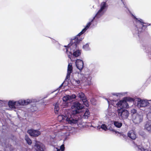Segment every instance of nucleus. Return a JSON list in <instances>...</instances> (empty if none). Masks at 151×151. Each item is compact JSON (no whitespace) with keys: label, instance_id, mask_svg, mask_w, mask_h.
Wrapping results in <instances>:
<instances>
[{"label":"nucleus","instance_id":"5701e85b","mask_svg":"<svg viewBox=\"0 0 151 151\" xmlns=\"http://www.w3.org/2000/svg\"><path fill=\"white\" fill-rule=\"evenodd\" d=\"M90 115V112L88 110L86 109L82 117L83 119H87Z\"/></svg>","mask_w":151,"mask_h":151},{"label":"nucleus","instance_id":"a211bd4d","mask_svg":"<svg viewBox=\"0 0 151 151\" xmlns=\"http://www.w3.org/2000/svg\"><path fill=\"white\" fill-rule=\"evenodd\" d=\"M128 136L132 139H135L136 138V132L133 130H131L128 132Z\"/></svg>","mask_w":151,"mask_h":151},{"label":"nucleus","instance_id":"4be33fe9","mask_svg":"<svg viewBox=\"0 0 151 151\" xmlns=\"http://www.w3.org/2000/svg\"><path fill=\"white\" fill-rule=\"evenodd\" d=\"M145 128L149 132L151 131V123L147 122L145 126Z\"/></svg>","mask_w":151,"mask_h":151},{"label":"nucleus","instance_id":"79ce46f5","mask_svg":"<svg viewBox=\"0 0 151 151\" xmlns=\"http://www.w3.org/2000/svg\"><path fill=\"white\" fill-rule=\"evenodd\" d=\"M149 57L151 58V52L150 53V54L149 55Z\"/></svg>","mask_w":151,"mask_h":151},{"label":"nucleus","instance_id":"473e14b6","mask_svg":"<svg viewBox=\"0 0 151 151\" xmlns=\"http://www.w3.org/2000/svg\"><path fill=\"white\" fill-rule=\"evenodd\" d=\"M137 110L134 109H133L131 110V113L132 114V116L133 115H136Z\"/></svg>","mask_w":151,"mask_h":151},{"label":"nucleus","instance_id":"37998d69","mask_svg":"<svg viewBox=\"0 0 151 151\" xmlns=\"http://www.w3.org/2000/svg\"><path fill=\"white\" fill-rule=\"evenodd\" d=\"M63 84H62L60 86V88L61 87H62V86H63Z\"/></svg>","mask_w":151,"mask_h":151},{"label":"nucleus","instance_id":"7c9ffc66","mask_svg":"<svg viewBox=\"0 0 151 151\" xmlns=\"http://www.w3.org/2000/svg\"><path fill=\"white\" fill-rule=\"evenodd\" d=\"M14 105L15 109L18 108L19 106H20L18 101H14Z\"/></svg>","mask_w":151,"mask_h":151},{"label":"nucleus","instance_id":"c756f323","mask_svg":"<svg viewBox=\"0 0 151 151\" xmlns=\"http://www.w3.org/2000/svg\"><path fill=\"white\" fill-rule=\"evenodd\" d=\"M83 48L86 50H90L89 45L88 44H86L83 47Z\"/></svg>","mask_w":151,"mask_h":151},{"label":"nucleus","instance_id":"c03bdc74","mask_svg":"<svg viewBox=\"0 0 151 151\" xmlns=\"http://www.w3.org/2000/svg\"><path fill=\"white\" fill-rule=\"evenodd\" d=\"M122 1L123 2V3L124 4V5H125L124 2L123 1V0H122Z\"/></svg>","mask_w":151,"mask_h":151},{"label":"nucleus","instance_id":"bb28decb","mask_svg":"<svg viewBox=\"0 0 151 151\" xmlns=\"http://www.w3.org/2000/svg\"><path fill=\"white\" fill-rule=\"evenodd\" d=\"M100 6L101 8L100 9H105L107 8L108 6L106 2H103L101 3Z\"/></svg>","mask_w":151,"mask_h":151},{"label":"nucleus","instance_id":"58836bf2","mask_svg":"<svg viewBox=\"0 0 151 151\" xmlns=\"http://www.w3.org/2000/svg\"><path fill=\"white\" fill-rule=\"evenodd\" d=\"M74 82L75 83L77 84H79L80 83V81L79 80H74Z\"/></svg>","mask_w":151,"mask_h":151},{"label":"nucleus","instance_id":"9b49d317","mask_svg":"<svg viewBox=\"0 0 151 151\" xmlns=\"http://www.w3.org/2000/svg\"><path fill=\"white\" fill-rule=\"evenodd\" d=\"M79 76L81 75L82 76V79L83 80V82H86L87 83V85H90L91 84V81L92 78L90 75H85L84 76L82 75L81 74H78Z\"/></svg>","mask_w":151,"mask_h":151},{"label":"nucleus","instance_id":"dca6fc26","mask_svg":"<svg viewBox=\"0 0 151 151\" xmlns=\"http://www.w3.org/2000/svg\"><path fill=\"white\" fill-rule=\"evenodd\" d=\"M93 22H91V21L88 22L86 25L85 26V28L83 29L82 31L79 33L78 35L76 36L77 38L78 39V37L80 36L81 35L84 33L90 27L92 23Z\"/></svg>","mask_w":151,"mask_h":151},{"label":"nucleus","instance_id":"7ed1b4c3","mask_svg":"<svg viewBox=\"0 0 151 151\" xmlns=\"http://www.w3.org/2000/svg\"><path fill=\"white\" fill-rule=\"evenodd\" d=\"M74 40L75 42H74V43L73 44L71 45L68 44V47L66 49V52L68 55V57L70 58L71 60V58L72 57V52H73V55L75 57H78L81 54V50H75L77 47V44H78L79 42L81 40L76 38Z\"/></svg>","mask_w":151,"mask_h":151},{"label":"nucleus","instance_id":"a878e982","mask_svg":"<svg viewBox=\"0 0 151 151\" xmlns=\"http://www.w3.org/2000/svg\"><path fill=\"white\" fill-rule=\"evenodd\" d=\"M9 107L12 109H15L14 101H10L8 103Z\"/></svg>","mask_w":151,"mask_h":151},{"label":"nucleus","instance_id":"39448f33","mask_svg":"<svg viewBox=\"0 0 151 151\" xmlns=\"http://www.w3.org/2000/svg\"><path fill=\"white\" fill-rule=\"evenodd\" d=\"M109 99L111 102V104L114 106L116 105L118 107H120V109H122L123 108H128L129 107V103L124 100V98L117 102H116V101L112 100L111 98H109Z\"/></svg>","mask_w":151,"mask_h":151},{"label":"nucleus","instance_id":"4c0bfd02","mask_svg":"<svg viewBox=\"0 0 151 151\" xmlns=\"http://www.w3.org/2000/svg\"><path fill=\"white\" fill-rule=\"evenodd\" d=\"M54 106H55L54 109L59 108V106H58V102H57L55 104H54Z\"/></svg>","mask_w":151,"mask_h":151},{"label":"nucleus","instance_id":"6ab92c4d","mask_svg":"<svg viewBox=\"0 0 151 151\" xmlns=\"http://www.w3.org/2000/svg\"><path fill=\"white\" fill-rule=\"evenodd\" d=\"M73 71V67L72 65L69 63L68 65L67 73V79L69 78L70 76L71 73Z\"/></svg>","mask_w":151,"mask_h":151},{"label":"nucleus","instance_id":"2eb2a0df","mask_svg":"<svg viewBox=\"0 0 151 151\" xmlns=\"http://www.w3.org/2000/svg\"><path fill=\"white\" fill-rule=\"evenodd\" d=\"M76 65L77 68L80 70H81L83 67V61L80 59H77L76 62Z\"/></svg>","mask_w":151,"mask_h":151},{"label":"nucleus","instance_id":"6e6552de","mask_svg":"<svg viewBox=\"0 0 151 151\" xmlns=\"http://www.w3.org/2000/svg\"><path fill=\"white\" fill-rule=\"evenodd\" d=\"M135 102L136 105L139 108L145 107L150 104L148 101L146 100H142L139 98L137 99Z\"/></svg>","mask_w":151,"mask_h":151},{"label":"nucleus","instance_id":"aec40b11","mask_svg":"<svg viewBox=\"0 0 151 151\" xmlns=\"http://www.w3.org/2000/svg\"><path fill=\"white\" fill-rule=\"evenodd\" d=\"M127 93V92L115 93H112V94L113 96H117L119 98L125 96Z\"/></svg>","mask_w":151,"mask_h":151},{"label":"nucleus","instance_id":"ddd939ff","mask_svg":"<svg viewBox=\"0 0 151 151\" xmlns=\"http://www.w3.org/2000/svg\"><path fill=\"white\" fill-rule=\"evenodd\" d=\"M104 10H99L95 16L91 19V22L98 21V19L104 13Z\"/></svg>","mask_w":151,"mask_h":151},{"label":"nucleus","instance_id":"2f4dec72","mask_svg":"<svg viewBox=\"0 0 151 151\" xmlns=\"http://www.w3.org/2000/svg\"><path fill=\"white\" fill-rule=\"evenodd\" d=\"M144 46L146 48L145 49H147L148 50H151V45H145Z\"/></svg>","mask_w":151,"mask_h":151},{"label":"nucleus","instance_id":"c9c22d12","mask_svg":"<svg viewBox=\"0 0 151 151\" xmlns=\"http://www.w3.org/2000/svg\"><path fill=\"white\" fill-rule=\"evenodd\" d=\"M59 108L54 109V111H55V113L56 114H58V113H59Z\"/></svg>","mask_w":151,"mask_h":151},{"label":"nucleus","instance_id":"09e8293b","mask_svg":"<svg viewBox=\"0 0 151 151\" xmlns=\"http://www.w3.org/2000/svg\"><path fill=\"white\" fill-rule=\"evenodd\" d=\"M64 47H66V46H64Z\"/></svg>","mask_w":151,"mask_h":151},{"label":"nucleus","instance_id":"f704fd0d","mask_svg":"<svg viewBox=\"0 0 151 151\" xmlns=\"http://www.w3.org/2000/svg\"><path fill=\"white\" fill-rule=\"evenodd\" d=\"M148 120L151 121V112H149L147 115Z\"/></svg>","mask_w":151,"mask_h":151},{"label":"nucleus","instance_id":"393cba45","mask_svg":"<svg viewBox=\"0 0 151 151\" xmlns=\"http://www.w3.org/2000/svg\"><path fill=\"white\" fill-rule=\"evenodd\" d=\"M137 146L138 147L139 151H151V150H149L148 149L145 148L142 146L137 145Z\"/></svg>","mask_w":151,"mask_h":151},{"label":"nucleus","instance_id":"e433bc0d","mask_svg":"<svg viewBox=\"0 0 151 151\" xmlns=\"http://www.w3.org/2000/svg\"><path fill=\"white\" fill-rule=\"evenodd\" d=\"M61 151H64L65 150V147L64 145H61L60 147Z\"/></svg>","mask_w":151,"mask_h":151},{"label":"nucleus","instance_id":"f03ea898","mask_svg":"<svg viewBox=\"0 0 151 151\" xmlns=\"http://www.w3.org/2000/svg\"><path fill=\"white\" fill-rule=\"evenodd\" d=\"M134 19V23L135 27V29L133 30L134 35L138 34L139 36L140 33L144 30L146 28V25L149 26L150 24H146L144 22L143 20L140 19L136 18L133 14L130 13Z\"/></svg>","mask_w":151,"mask_h":151},{"label":"nucleus","instance_id":"4468645a","mask_svg":"<svg viewBox=\"0 0 151 151\" xmlns=\"http://www.w3.org/2000/svg\"><path fill=\"white\" fill-rule=\"evenodd\" d=\"M27 132L30 136L33 137L38 136L40 134L39 131L33 129H29L28 131Z\"/></svg>","mask_w":151,"mask_h":151},{"label":"nucleus","instance_id":"9d476101","mask_svg":"<svg viewBox=\"0 0 151 151\" xmlns=\"http://www.w3.org/2000/svg\"><path fill=\"white\" fill-rule=\"evenodd\" d=\"M78 96L83 101V104L87 107L89 106V104L85 94L82 92H80L77 94Z\"/></svg>","mask_w":151,"mask_h":151},{"label":"nucleus","instance_id":"f257e3e1","mask_svg":"<svg viewBox=\"0 0 151 151\" xmlns=\"http://www.w3.org/2000/svg\"><path fill=\"white\" fill-rule=\"evenodd\" d=\"M84 107V106L79 102H75L71 106V113L69 112V111L66 110L64 115L58 116V119L60 121L65 120L68 123L71 124L77 123L79 127H83L84 123L82 122V119L78 116V114Z\"/></svg>","mask_w":151,"mask_h":151},{"label":"nucleus","instance_id":"49530a36","mask_svg":"<svg viewBox=\"0 0 151 151\" xmlns=\"http://www.w3.org/2000/svg\"><path fill=\"white\" fill-rule=\"evenodd\" d=\"M24 151H27V150H25Z\"/></svg>","mask_w":151,"mask_h":151},{"label":"nucleus","instance_id":"c85d7f7f","mask_svg":"<svg viewBox=\"0 0 151 151\" xmlns=\"http://www.w3.org/2000/svg\"><path fill=\"white\" fill-rule=\"evenodd\" d=\"M25 140L28 144L30 145L32 144L31 140L27 136H25Z\"/></svg>","mask_w":151,"mask_h":151},{"label":"nucleus","instance_id":"de8ad7c7","mask_svg":"<svg viewBox=\"0 0 151 151\" xmlns=\"http://www.w3.org/2000/svg\"><path fill=\"white\" fill-rule=\"evenodd\" d=\"M149 101H151V100H150Z\"/></svg>","mask_w":151,"mask_h":151},{"label":"nucleus","instance_id":"f8f14e48","mask_svg":"<svg viewBox=\"0 0 151 151\" xmlns=\"http://www.w3.org/2000/svg\"><path fill=\"white\" fill-rule=\"evenodd\" d=\"M34 148L36 151H44L45 146L41 143L39 142H36Z\"/></svg>","mask_w":151,"mask_h":151},{"label":"nucleus","instance_id":"ea45409f","mask_svg":"<svg viewBox=\"0 0 151 151\" xmlns=\"http://www.w3.org/2000/svg\"><path fill=\"white\" fill-rule=\"evenodd\" d=\"M54 150L55 151H60V149H58L57 148H55Z\"/></svg>","mask_w":151,"mask_h":151},{"label":"nucleus","instance_id":"20e7f679","mask_svg":"<svg viewBox=\"0 0 151 151\" xmlns=\"http://www.w3.org/2000/svg\"><path fill=\"white\" fill-rule=\"evenodd\" d=\"M109 104V108L105 112L106 117L108 118L115 119L117 116L116 114L117 108L115 105H111V106L110 107L109 106L111 104V102L108 99H107Z\"/></svg>","mask_w":151,"mask_h":151},{"label":"nucleus","instance_id":"0eeeda50","mask_svg":"<svg viewBox=\"0 0 151 151\" xmlns=\"http://www.w3.org/2000/svg\"><path fill=\"white\" fill-rule=\"evenodd\" d=\"M117 111L118 116L122 119H125L128 118L129 115V112L127 110L118 109Z\"/></svg>","mask_w":151,"mask_h":151},{"label":"nucleus","instance_id":"412c9836","mask_svg":"<svg viewBox=\"0 0 151 151\" xmlns=\"http://www.w3.org/2000/svg\"><path fill=\"white\" fill-rule=\"evenodd\" d=\"M124 100L126 101L127 102H129V104L130 105V103H132V104H134V99L130 97H125L124 98Z\"/></svg>","mask_w":151,"mask_h":151},{"label":"nucleus","instance_id":"423d86ee","mask_svg":"<svg viewBox=\"0 0 151 151\" xmlns=\"http://www.w3.org/2000/svg\"><path fill=\"white\" fill-rule=\"evenodd\" d=\"M76 96L74 94L70 96L67 95L64 96L63 98V102L61 105L63 107H65L70 105L73 99L76 97Z\"/></svg>","mask_w":151,"mask_h":151},{"label":"nucleus","instance_id":"b1692460","mask_svg":"<svg viewBox=\"0 0 151 151\" xmlns=\"http://www.w3.org/2000/svg\"><path fill=\"white\" fill-rule=\"evenodd\" d=\"M113 122L114 125L117 128H120L122 126V123L119 121H114Z\"/></svg>","mask_w":151,"mask_h":151},{"label":"nucleus","instance_id":"f3484780","mask_svg":"<svg viewBox=\"0 0 151 151\" xmlns=\"http://www.w3.org/2000/svg\"><path fill=\"white\" fill-rule=\"evenodd\" d=\"M18 101L20 106L26 105L32 102V101L29 99H27L26 100L21 99Z\"/></svg>","mask_w":151,"mask_h":151},{"label":"nucleus","instance_id":"a18cd8bd","mask_svg":"<svg viewBox=\"0 0 151 151\" xmlns=\"http://www.w3.org/2000/svg\"><path fill=\"white\" fill-rule=\"evenodd\" d=\"M126 8L127 9H128V8L127 7H126Z\"/></svg>","mask_w":151,"mask_h":151},{"label":"nucleus","instance_id":"1a4fd4ad","mask_svg":"<svg viewBox=\"0 0 151 151\" xmlns=\"http://www.w3.org/2000/svg\"><path fill=\"white\" fill-rule=\"evenodd\" d=\"M133 122L135 124H138L142 122L143 120V115L141 113L137 114L132 115Z\"/></svg>","mask_w":151,"mask_h":151},{"label":"nucleus","instance_id":"a19ab883","mask_svg":"<svg viewBox=\"0 0 151 151\" xmlns=\"http://www.w3.org/2000/svg\"><path fill=\"white\" fill-rule=\"evenodd\" d=\"M121 135H122L124 137H126V136L125 135H124V134H121Z\"/></svg>","mask_w":151,"mask_h":151},{"label":"nucleus","instance_id":"cd10ccee","mask_svg":"<svg viewBox=\"0 0 151 151\" xmlns=\"http://www.w3.org/2000/svg\"><path fill=\"white\" fill-rule=\"evenodd\" d=\"M100 128L105 131H106L107 129L106 125L104 124H102L101 127L99 126L98 127V128L100 129Z\"/></svg>","mask_w":151,"mask_h":151},{"label":"nucleus","instance_id":"72a5a7b5","mask_svg":"<svg viewBox=\"0 0 151 151\" xmlns=\"http://www.w3.org/2000/svg\"><path fill=\"white\" fill-rule=\"evenodd\" d=\"M108 129L110 131L115 132L116 134L117 133H119L118 132L114 129L112 127H110Z\"/></svg>","mask_w":151,"mask_h":151}]
</instances>
